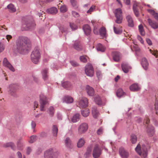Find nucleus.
<instances>
[{
	"label": "nucleus",
	"mask_w": 158,
	"mask_h": 158,
	"mask_svg": "<svg viewBox=\"0 0 158 158\" xmlns=\"http://www.w3.org/2000/svg\"><path fill=\"white\" fill-rule=\"evenodd\" d=\"M30 47L31 42L27 37L25 36L19 37L16 43V49L18 52L24 54Z\"/></svg>",
	"instance_id": "obj_1"
},
{
	"label": "nucleus",
	"mask_w": 158,
	"mask_h": 158,
	"mask_svg": "<svg viewBox=\"0 0 158 158\" xmlns=\"http://www.w3.org/2000/svg\"><path fill=\"white\" fill-rule=\"evenodd\" d=\"M136 151L140 156L145 158L147 156L146 148L144 145H143L141 147L140 144H138L135 148Z\"/></svg>",
	"instance_id": "obj_2"
},
{
	"label": "nucleus",
	"mask_w": 158,
	"mask_h": 158,
	"mask_svg": "<svg viewBox=\"0 0 158 158\" xmlns=\"http://www.w3.org/2000/svg\"><path fill=\"white\" fill-rule=\"evenodd\" d=\"M59 153L54 151L53 149H50L44 153L45 158H57Z\"/></svg>",
	"instance_id": "obj_3"
},
{
	"label": "nucleus",
	"mask_w": 158,
	"mask_h": 158,
	"mask_svg": "<svg viewBox=\"0 0 158 158\" xmlns=\"http://www.w3.org/2000/svg\"><path fill=\"white\" fill-rule=\"evenodd\" d=\"M40 109L41 111L45 110L44 107L48 103L47 98L43 94L40 95Z\"/></svg>",
	"instance_id": "obj_4"
},
{
	"label": "nucleus",
	"mask_w": 158,
	"mask_h": 158,
	"mask_svg": "<svg viewBox=\"0 0 158 158\" xmlns=\"http://www.w3.org/2000/svg\"><path fill=\"white\" fill-rule=\"evenodd\" d=\"M40 58V54L37 49H35L31 55V58L32 61L35 64H37Z\"/></svg>",
	"instance_id": "obj_5"
},
{
	"label": "nucleus",
	"mask_w": 158,
	"mask_h": 158,
	"mask_svg": "<svg viewBox=\"0 0 158 158\" xmlns=\"http://www.w3.org/2000/svg\"><path fill=\"white\" fill-rule=\"evenodd\" d=\"M122 11L120 8L117 9L114 11L115 17L116 18L115 22L118 24L121 23L122 22L123 17Z\"/></svg>",
	"instance_id": "obj_6"
},
{
	"label": "nucleus",
	"mask_w": 158,
	"mask_h": 158,
	"mask_svg": "<svg viewBox=\"0 0 158 158\" xmlns=\"http://www.w3.org/2000/svg\"><path fill=\"white\" fill-rule=\"evenodd\" d=\"M85 71L86 74L88 76L92 77L94 74V68L91 64H88L85 66Z\"/></svg>",
	"instance_id": "obj_7"
},
{
	"label": "nucleus",
	"mask_w": 158,
	"mask_h": 158,
	"mask_svg": "<svg viewBox=\"0 0 158 158\" xmlns=\"http://www.w3.org/2000/svg\"><path fill=\"white\" fill-rule=\"evenodd\" d=\"M102 150L99 147L98 145H95L93 151V156L94 158H98L101 154Z\"/></svg>",
	"instance_id": "obj_8"
},
{
	"label": "nucleus",
	"mask_w": 158,
	"mask_h": 158,
	"mask_svg": "<svg viewBox=\"0 0 158 158\" xmlns=\"http://www.w3.org/2000/svg\"><path fill=\"white\" fill-rule=\"evenodd\" d=\"M88 101L87 98L85 97H82L79 102V107L84 108L88 106Z\"/></svg>",
	"instance_id": "obj_9"
},
{
	"label": "nucleus",
	"mask_w": 158,
	"mask_h": 158,
	"mask_svg": "<svg viewBox=\"0 0 158 158\" xmlns=\"http://www.w3.org/2000/svg\"><path fill=\"white\" fill-rule=\"evenodd\" d=\"M3 64L4 67L8 68L12 72H14L15 71V69L7 60L6 58H4L3 61Z\"/></svg>",
	"instance_id": "obj_10"
},
{
	"label": "nucleus",
	"mask_w": 158,
	"mask_h": 158,
	"mask_svg": "<svg viewBox=\"0 0 158 158\" xmlns=\"http://www.w3.org/2000/svg\"><path fill=\"white\" fill-rule=\"evenodd\" d=\"M88 128V124L86 123H81L78 128V131L79 133L82 134L85 133Z\"/></svg>",
	"instance_id": "obj_11"
},
{
	"label": "nucleus",
	"mask_w": 158,
	"mask_h": 158,
	"mask_svg": "<svg viewBox=\"0 0 158 158\" xmlns=\"http://www.w3.org/2000/svg\"><path fill=\"white\" fill-rule=\"evenodd\" d=\"M119 152L120 155L123 158H127L128 156V153L122 147H121L119 148Z\"/></svg>",
	"instance_id": "obj_12"
},
{
	"label": "nucleus",
	"mask_w": 158,
	"mask_h": 158,
	"mask_svg": "<svg viewBox=\"0 0 158 158\" xmlns=\"http://www.w3.org/2000/svg\"><path fill=\"white\" fill-rule=\"evenodd\" d=\"M9 93L12 96H15V93L16 91V86L14 84H11L9 86Z\"/></svg>",
	"instance_id": "obj_13"
},
{
	"label": "nucleus",
	"mask_w": 158,
	"mask_h": 158,
	"mask_svg": "<svg viewBox=\"0 0 158 158\" xmlns=\"http://www.w3.org/2000/svg\"><path fill=\"white\" fill-rule=\"evenodd\" d=\"M112 55L113 60L116 62L118 61L121 58V55L119 52H114L113 53Z\"/></svg>",
	"instance_id": "obj_14"
},
{
	"label": "nucleus",
	"mask_w": 158,
	"mask_h": 158,
	"mask_svg": "<svg viewBox=\"0 0 158 158\" xmlns=\"http://www.w3.org/2000/svg\"><path fill=\"white\" fill-rule=\"evenodd\" d=\"M83 29L85 34L86 35H89L91 31L90 27L88 24L84 25L83 27Z\"/></svg>",
	"instance_id": "obj_15"
},
{
	"label": "nucleus",
	"mask_w": 158,
	"mask_h": 158,
	"mask_svg": "<svg viewBox=\"0 0 158 158\" xmlns=\"http://www.w3.org/2000/svg\"><path fill=\"white\" fill-rule=\"evenodd\" d=\"M86 90L89 96H93L94 94V89L89 85H87L86 87Z\"/></svg>",
	"instance_id": "obj_16"
},
{
	"label": "nucleus",
	"mask_w": 158,
	"mask_h": 158,
	"mask_svg": "<svg viewBox=\"0 0 158 158\" xmlns=\"http://www.w3.org/2000/svg\"><path fill=\"white\" fill-rule=\"evenodd\" d=\"M148 22L149 25L153 28L156 29L158 28V23L156 22L149 19H148Z\"/></svg>",
	"instance_id": "obj_17"
},
{
	"label": "nucleus",
	"mask_w": 158,
	"mask_h": 158,
	"mask_svg": "<svg viewBox=\"0 0 158 158\" xmlns=\"http://www.w3.org/2000/svg\"><path fill=\"white\" fill-rule=\"evenodd\" d=\"M73 47L75 49L78 51L81 50L82 48V45L78 41H76L75 42Z\"/></svg>",
	"instance_id": "obj_18"
},
{
	"label": "nucleus",
	"mask_w": 158,
	"mask_h": 158,
	"mask_svg": "<svg viewBox=\"0 0 158 158\" xmlns=\"http://www.w3.org/2000/svg\"><path fill=\"white\" fill-rule=\"evenodd\" d=\"M64 102L67 103H71L73 102V99L72 97L70 96H66L63 98Z\"/></svg>",
	"instance_id": "obj_19"
},
{
	"label": "nucleus",
	"mask_w": 158,
	"mask_h": 158,
	"mask_svg": "<svg viewBox=\"0 0 158 158\" xmlns=\"http://www.w3.org/2000/svg\"><path fill=\"white\" fill-rule=\"evenodd\" d=\"M141 64L144 69L145 70H147L149 64L147 60L145 58H142Z\"/></svg>",
	"instance_id": "obj_20"
},
{
	"label": "nucleus",
	"mask_w": 158,
	"mask_h": 158,
	"mask_svg": "<svg viewBox=\"0 0 158 158\" xmlns=\"http://www.w3.org/2000/svg\"><path fill=\"white\" fill-rule=\"evenodd\" d=\"M130 89L132 91H137L140 90V88L137 84L134 83L130 86Z\"/></svg>",
	"instance_id": "obj_21"
},
{
	"label": "nucleus",
	"mask_w": 158,
	"mask_h": 158,
	"mask_svg": "<svg viewBox=\"0 0 158 158\" xmlns=\"http://www.w3.org/2000/svg\"><path fill=\"white\" fill-rule=\"evenodd\" d=\"M122 68L123 71L126 73H127L128 72L129 69L131 68L128 64L126 63H123L122 64Z\"/></svg>",
	"instance_id": "obj_22"
},
{
	"label": "nucleus",
	"mask_w": 158,
	"mask_h": 158,
	"mask_svg": "<svg viewBox=\"0 0 158 158\" xmlns=\"http://www.w3.org/2000/svg\"><path fill=\"white\" fill-rule=\"evenodd\" d=\"M35 25V24L33 22H26L25 24L23 25V27H26V28H25V30H27L28 29L32 28L33 27H34Z\"/></svg>",
	"instance_id": "obj_23"
},
{
	"label": "nucleus",
	"mask_w": 158,
	"mask_h": 158,
	"mask_svg": "<svg viewBox=\"0 0 158 158\" xmlns=\"http://www.w3.org/2000/svg\"><path fill=\"white\" fill-rule=\"evenodd\" d=\"M62 86L64 88L68 89H71L73 87V86L71 83L69 81H65L62 83Z\"/></svg>",
	"instance_id": "obj_24"
},
{
	"label": "nucleus",
	"mask_w": 158,
	"mask_h": 158,
	"mask_svg": "<svg viewBox=\"0 0 158 158\" xmlns=\"http://www.w3.org/2000/svg\"><path fill=\"white\" fill-rule=\"evenodd\" d=\"M24 141L22 138L19 139L17 142V145L18 148L19 149H22L24 144Z\"/></svg>",
	"instance_id": "obj_25"
},
{
	"label": "nucleus",
	"mask_w": 158,
	"mask_h": 158,
	"mask_svg": "<svg viewBox=\"0 0 158 158\" xmlns=\"http://www.w3.org/2000/svg\"><path fill=\"white\" fill-rule=\"evenodd\" d=\"M126 19L128 22V26L133 27L134 26V23L132 17L130 15H128L126 17Z\"/></svg>",
	"instance_id": "obj_26"
},
{
	"label": "nucleus",
	"mask_w": 158,
	"mask_h": 158,
	"mask_svg": "<svg viewBox=\"0 0 158 158\" xmlns=\"http://www.w3.org/2000/svg\"><path fill=\"white\" fill-rule=\"evenodd\" d=\"M139 3L136 2H135L133 6V10H134L135 14V15L137 17L139 16V13L138 11L137 7Z\"/></svg>",
	"instance_id": "obj_27"
},
{
	"label": "nucleus",
	"mask_w": 158,
	"mask_h": 158,
	"mask_svg": "<svg viewBox=\"0 0 158 158\" xmlns=\"http://www.w3.org/2000/svg\"><path fill=\"white\" fill-rule=\"evenodd\" d=\"M80 118V115L78 114H76L73 116L72 121L73 123H76L79 120Z\"/></svg>",
	"instance_id": "obj_28"
},
{
	"label": "nucleus",
	"mask_w": 158,
	"mask_h": 158,
	"mask_svg": "<svg viewBox=\"0 0 158 158\" xmlns=\"http://www.w3.org/2000/svg\"><path fill=\"white\" fill-rule=\"evenodd\" d=\"M92 114L93 117L95 118H96L98 116V112L96 107H94L92 108Z\"/></svg>",
	"instance_id": "obj_29"
},
{
	"label": "nucleus",
	"mask_w": 158,
	"mask_h": 158,
	"mask_svg": "<svg viewBox=\"0 0 158 158\" xmlns=\"http://www.w3.org/2000/svg\"><path fill=\"white\" fill-rule=\"evenodd\" d=\"M147 131L149 136H153L154 133V128L153 127L151 126L149 128L148 127Z\"/></svg>",
	"instance_id": "obj_30"
},
{
	"label": "nucleus",
	"mask_w": 158,
	"mask_h": 158,
	"mask_svg": "<svg viewBox=\"0 0 158 158\" xmlns=\"http://www.w3.org/2000/svg\"><path fill=\"white\" fill-rule=\"evenodd\" d=\"M47 12L51 14H55L57 12V10L56 8L52 7L47 10Z\"/></svg>",
	"instance_id": "obj_31"
},
{
	"label": "nucleus",
	"mask_w": 158,
	"mask_h": 158,
	"mask_svg": "<svg viewBox=\"0 0 158 158\" xmlns=\"http://www.w3.org/2000/svg\"><path fill=\"white\" fill-rule=\"evenodd\" d=\"M47 73L48 69H43L42 72L43 78L45 81L47 80L48 78V76L47 74Z\"/></svg>",
	"instance_id": "obj_32"
},
{
	"label": "nucleus",
	"mask_w": 158,
	"mask_h": 158,
	"mask_svg": "<svg viewBox=\"0 0 158 158\" xmlns=\"http://www.w3.org/2000/svg\"><path fill=\"white\" fill-rule=\"evenodd\" d=\"M81 113L82 115L84 117L88 116L89 114V109L87 108L85 109L81 110Z\"/></svg>",
	"instance_id": "obj_33"
},
{
	"label": "nucleus",
	"mask_w": 158,
	"mask_h": 158,
	"mask_svg": "<svg viewBox=\"0 0 158 158\" xmlns=\"http://www.w3.org/2000/svg\"><path fill=\"white\" fill-rule=\"evenodd\" d=\"M94 100L95 103L98 105H101L102 104V101L100 97L98 95L96 96L94 98Z\"/></svg>",
	"instance_id": "obj_34"
},
{
	"label": "nucleus",
	"mask_w": 158,
	"mask_h": 158,
	"mask_svg": "<svg viewBox=\"0 0 158 158\" xmlns=\"http://www.w3.org/2000/svg\"><path fill=\"white\" fill-rule=\"evenodd\" d=\"M9 11L11 12H14L16 11V9L14 6L12 4H9L7 6Z\"/></svg>",
	"instance_id": "obj_35"
},
{
	"label": "nucleus",
	"mask_w": 158,
	"mask_h": 158,
	"mask_svg": "<svg viewBox=\"0 0 158 158\" xmlns=\"http://www.w3.org/2000/svg\"><path fill=\"white\" fill-rule=\"evenodd\" d=\"M125 93L123 92V90L121 88L118 89L117 92V95L118 97H120L124 95Z\"/></svg>",
	"instance_id": "obj_36"
},
{
	"label": "nucleus",
	"mask_w": 158,
	"mask_h": 158,
	"mask_svg": "<svg viewBox=\"0 0 158 158\" xmlns=\"http://www.w3.org/2000/svg\"><path fill=\"white\" fill-rule=\"evenodd\" d=\"M85 140L82 138H81L78 141L77 143V146L78 148H81L84 145Z\"/></svg>",
	"instance_id": "obj_37"
},
{
	"label": "nucleus",
	"mask_w": 158,
	"mask_h": 158,
	"mask_svg": "<svg viewBox=\"0 0 158 158\" xmlns=\"http://www.w3.org/2000/svg\"><path fill=\"white\" fill-rule=\"evenodd\" d=\"M3 146L5 148L10 147L11 148L13 149L15 147V145L14 143L11 142L6 143L4 144Z\"/></svg>",
	"instance_id": "obj_38"
},
{
	"label": "nucleus",
	"mask_w": 158,
	"mask_h": 158,
	"mask_svg": "<svg viewBox=\"0 0 158 158\" xmlns=\"http://www.w3.org/2000/svg\"><path fill=\"white\" fill-rule=\"evenodd\" d=\"M99 33L103 37L105 36L106 33L105 28L103 27H102L99 31Z\"/></svg>",
	"instance_id": "obj_39"
},
{
	"label": "nucleus",
	"mask_w": 158,
	"mask_h": 158,
	"mask_svg": "<svg viewBox=\"0 0 158 158\" xmlns=\"http://www.w3.org/2000/svg\"><path fill=\"white\" fill-rule=\"evenodd\" d=\"M92 148V145H90L88 147L86 152L85 153L87 157L89 156L91 154Z\"/></svg>",
	"instance_id": "obj_40"
},
{
	"label": "nucleus",
	"mask_w": 158,
	"mask_h": 158,
	"mask_svg": "<svg viewBox=\"0 0 158 158\" xmlns=\"http://www.w3.org/2000/svg\"><path fill=\"white\" fill-rule=\"evenodd\" d=\"M97 49L98 51H100L102 52H104L105 49V48L100 44H98Z\"/></svg>",
	"instance_id": "obj_41"
},
{
	"label": "nucleus",
	"mask_w": 158,
	"mask_h": 158,
	"mask_svg": "<svg viewBox=\"0 0 158 158\" xmlns=\"http://www.w3.org/2000/svg\"><path fill=\"white\" fill-rule=\"evenodd\" d=\"M148 11L150 12L153 16L154 18L156 20H158V14L152 10H149Z\"/></svg>",
	"instance_id": "obj_42"
},
{
	"label": "nucleus",
	"mask_w": 158,
	"mask_h": 158,
	"mask_svg": "<svg viewBox=\"0 0 158 158\" xmlns=\"http://www.w3.org/2000/svg\"><path fill=\"white\" fill-rule=\"evenodd\" d=\"M58 128L55 125H53L52 128V133L54 136H56L58 132Z\"/></svg>",
	"instance_id": "obj_43"
},
{
	"label": "nucleus",
	"mask_w": 158,
	"mask_h": 158,
	"mask_svg": "<svg viewBox=\"0 0 158 158\" xmlns=\"http://www.w3.org/2000/svg\"><path fill=\"white\" fill-rule=\"evenodd\" d=\"M139 29L140 34L142 35H145V32L143 30V27L142 24H140L139 26Z\"/></svg>",
	"instance_id": "obj_44"
},
{
	"label": "nucleus",
	"mask_w": 158,
	"mask_h": 158,
	"mask_svg": "<svg viewBox=\"0 0 158 158\" xmlns=\"http://www.w3.org/2000/svg\"><path fill=\"white\" fill-rule=\"evenodd\" d=\"M131 141L132 143H136L137 140V137L134 134L131 135Z\"/></svg>",
	"instance_id": "obj_45"
},
{
	"label": "nucleus",
	"mask_w": 158,
	"mask_h": 158,
	"mask_svg": "<svg viewBox=\"0 0 158 158\" xmlns=\"http://www.w3.org/2000/svg\"><path fill=\"white\" fill-rule=\"evenodd\" d=\"M65 143L66 145L69 147L71 144V142L70 139L69 138H66L65 140Z\"/></svg>",
	"instance_id": "obj_46"
},
{
	"label": "nucleus",
	"mask_w": 158,
	"mask_h": 158,
	"mask_svg": "<svg viewBox=\"0 0 158 158\" xmlns=\"http://www.w3.org/2000/svg\"><path fill=\"white\" fill-rule=\"evenodd\" d=\"M70 27L73 30H77L78 28L77 25L73 23H70Z\"/></svg>",
	"instance_id": "obj_47"
},
{
	"label": "nucleus",
	"mask_w": 158,
	"mask_h": 158,
	"mask_svg": "<svg viewBox=\"0 0 158 158\" xmlns=\"http://www.w3.org/2000/svg\"><path fill=\"white\" fill-rule=\"evenodd\" d=\"M114 30L115 33L116 34H120L122 32V30L120 29H118L116 27L115 25L114 27Z\"/></svg>",
	"instance_id": "obj_48"
},
{
	"label": "nucleus",
	"mask_w": 158,
	"mask_h": 158,
	"mask_svg": "<svg viewBox=\"0 0 158 158\" xmlns=\"http://www.w3.org/2000/svg\"><path fill=\"white\" fill-rule=\"evenodd\" d=\"M37 139V137L35 135H32L30 137V140L29 141L30 143H32L35 141Z\"/></svg>",
	"instance_id": "obj_49"
},
{
	"label": "nucleus",
	"mask_w": 158,
	"mask_h": 158,
	"mask_svg": "<svg viewBox=\"0 0 158 158\" xmlns=\"http://www.w3.org/2000/svg\"><path fill=\"white\" fill-rule=\"evenodd\" d=\"M72 6L76 8L78 7L77 3L76 0H70Z\"/></svg>",
	"instance_id": "obj_50"
},
{
	"label": "nucleus",
	"mask_w": 158,
	"mask_h": 158,
	"mask_svg": "<svg viewBox=\"0 0 158 158\" xmlns=\"http://www.w3.org/2000/svg\"><path fill=\"white\" fill-rule=\"evenodd\" d=\"M48 110L49 114L52 116L54 113V109L53 107H50L48 109Z\"/></svg>",
	"instance_id": "obj_51"
},
{
	"label": "nucleus",
	"mask_w": 158,
	"mask_h": 158,
	"mask_svg": "<svg viewBox=\"0 0 158 158\" xmlns=\"http://www.w3.org/2000/svg\"><path fill=\"white\" fill-rule=\"evenodd\" d=\"M151 53L154 56H156V57H158V52L156 50L152 51L151 49L149 50Z\"/></svg>",
	"instance_id": "obj_52"
},
{
	"label": "nucleus",
	"mask_w": 158,
	"mask_h": 158,
	"mask_svg": "<svg viewBox=\"0 0 158 158\" xmlns=\"http://www.w3.org/2000/svg\"><path fill=\"white\" fill-rule=\"evenodd\" d=\"M60 9V11L62 12H65L67 10V8L65 5L61 6Z\"/></svg>",
	"instance_id": "obj_53"
},
{
	"label": "nucleus",
	"mask_w": 158,
	"mask_h": 158,
	"mask_svg": "<svg viewBox=\"0 0 158 158\" xmlns=\"http://www.w3.org/2000/svg\"><path fill=\"white\" fill-rule=\"evenodd\" d=\"M80 59L81 61L85 63L87 61L86 57L85 56H81L80 57Z\"/></svg>",
	"instance_id": "obj_54"
},
{
	"label": "nucleus",
	"mask_w": 158,
	"mask_h": 158,
	"mask_svg": "<svg viewBox=\"0 0 158 158\" xmlns=\"http://www.w3.org/2000/svg\"><path fill=\"white\" fill-rule=\"evenodd\" d=\"M103 129L102 127H100L97 131V133L98 135H100L103 132Z\"/></svg>",
	"instance_id": "obj_55"
},
{
	"label": "nucleus",
	"mask_w": 158,
	"mask_h": 158,
	"mask_svg": "<svg viewBox=\"0 0 158 158\" xmlns=\"http://www.w3.org/2000/svg\"><path fill=\"white\" fill-rule=\"evenodd\" d=\"M5 48L4 45L0 42V53L3 51Z\"/></svg>",
	"instance_id": "obj_56"
},
{
	"label": "nucleus",
	"mask_w": 158,
	"mask_h": 158,
	"mask_svg": "<svg viewBox=\"0 0 158 158\" xmlns=\"http://www.w3.org/2000/svg\"><path fill=\"white\" fill-rule=\"evenodd\" d=\"M44 14H45L44 13L43 14L41 13H39V17H42V18H40L43 21L44 20V19L45 18Z\"/></svg>",
	"instance_id": "obj_57"
},
{
	"label": "nucleus",
	"mask_w": 158,
	"mask_h": 158,
	"mask_svg": "<svg viewBox=\"0 0 158 158\" xmlns=\"http://www.w3.org/2000/svg\"><path fill=\"white\" fill-rule=\"evenodd\" d=\"M70 63L72 66L74 67L77 66L79 65L78 64L74 61H71Z\"/></svg>",
	"instance_id": "obj_58"
},
{
	"label": "nucleus",
	"mask_w": 158,
	"mask_h": 158,
	"mask_svg": "<svg viewBox=\"0 0 158 158\" xmlns=\"http://www.w3.org/2000/svg\"><path fill=\"white\" fill-rule=\"evenodd\" d=\"M95 9V6H92L90 9L87 11V13L91 14V12L93 11Z\"/></svg>",
	"instance_id": "obj_59"
},
{
	"label": "nucleus",
	"mask_w": 158,
	"mask_h": 158,
	"mask_svg": "<svg viewBox=\"0 0 158 158\" xmlns=\"http://www.w3.org/2000/svg\"><path fill=\"white\" fill-rule=\"evenodd\" d=\"M32 151L30 147H28L27 149L26 153L27 155H29L31 152Z\"/></svg>",
	"instance_id": "obj_60"
},
{
	"label": "nucleus",
	"mask_w": 158,
	"mask_h": 158,
	"mask_svg": "<svg viewBox=\"0 0 158 158\" xmlns=\"http://www.w3.org/2000/svg\"><path fill=\"white\" fill-rule=\"evenodd\" d=\"M72 14L73 16L75 17H77L79 16L78 13L75 11H72Z\"/></svg>",
	"instance_id": "obj_61"
},
{
	"label": "nucleus",
	"mask_w": 158,
	"mask_h": 158,
	"mask_svg": "<svg viewBox=\"0 0 158 158\" xmlns=\"http://www.w3.org/2000/svg\"><path fill=\"white\" fill-rule=\"evenodd\" d=\"M93 31L94 33L95 34H98V30L97 27H94V28Z\"/></svg>",
	"instance_id": "obj_62"
},
{
	"label": "nucleus",
	"mask_w": 158,
	"mask_h": 158,
	"mask_svg": "<svg viewBox=\"0 0 158 158\" xmlns=\"http://www.w3.org/2000/svg\"><path fill=\"white\" fill-rule=\"evenodd\" d=\"M137 39L142 44L143 43V40L142 38L140 36L138 35L137 36Z\"/></svg>",
	"instance_id": "obj_63"
},
{
	"label": "nucleus",
	"mask_w": 158,
	"mask_h": 158,
	"mask_svg": "<svg viewBox=\"0 0 158 158\" xmlns=\"http://www.w3.org/2000/svg\"><path fill=\"white\" fill-rule=\"evenodd\" d=\"M146 42L149 45H151L152 44V43L151 40L148 38H147L146 39Z\"/></svg>",
	"instance_id": "obj_64"
}]
</instances>
